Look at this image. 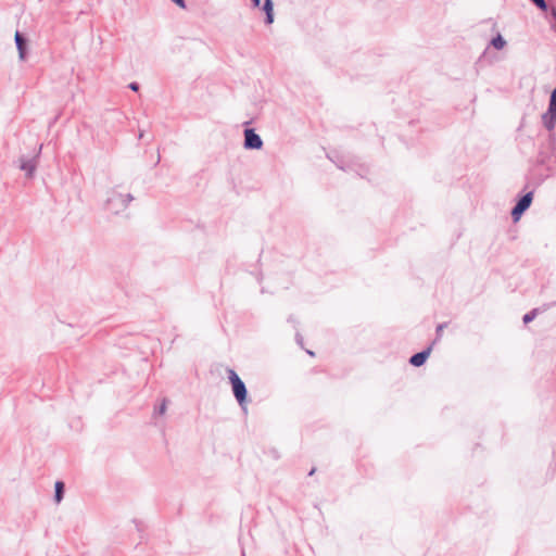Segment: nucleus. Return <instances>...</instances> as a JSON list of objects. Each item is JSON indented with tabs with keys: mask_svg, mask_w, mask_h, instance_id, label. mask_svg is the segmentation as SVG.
I'll return each instance as SVG.
<instances>
[{
	"mask_svg": "<svg viewBox=\"0 0 556 556\" xmlns=\"http://www.w3.org/2000/svg\"><path fill=\"white\" fill-rule=\"evenodd\" d=\"M132 200L131 193L123 194L116 190H111L105 201V208L114 214H118L126 210Z\"/></svg>",
	"mask_w": 556,
	"mask_h": 556,
	"instance_id": "f257e3e1",
	"label": "nucleus"
},
{
	"mask_svg": "<svg viewBox=\"0 0 556 556\" xmlns=\"http://www.w3.org/2000/svg\"><path fill=\"white\" fill-rule=\"evenodd\" d=\"M42 149V144L39 146L38 151L34 153V155H21L17 161H14V164L25 173V177L28 179L34 178L37 166L38 159Z\"/></svg>",
	"mask_w": 556,
	"mask_h": 556,
	"instance_id": "f03ea898",
	"label": "nucleus"
},
{
	"mask_svg": "<svg viewBox=\"0 0 556 556\" xmlns=\"http://www.w3.org/2000/svg\"><path fill=\"white\" fill-rule=\"evenodd\" d=\"M226 370L228 374V379L232 384L233 395L239 406L243 409V380L233 369L227 368Z\"/></svg>",
	"mask_w": 556,
	"mask_h": 556,
	"instance_id": "7ed1b4c3",
	"label": "nucleus"
},
{
	"mask_svg": "<svg viewBox=\"0 0 556 556\" xmlns=\"http://www.w3.org/2000/svg\"><path fill=\"white\" fill-rule=\"evenodd\" d=\"M542 121L547 130L554 129L556 124V90L551 93L548 110L542 115Z\"/></svg>",
	"mask_w": 556,
	"mask_h": 556,
	"instance_id": "20e7f679",
	"label": "nucleus"
},
{
	"mask_svg": "<svg viewBox=\"0 0 556 556\" xmlns=\"http://www.w3.org/2000/svg\"><path fill=\"white\" fill-rule=\"evenodd\" d=\"M533 200V192H528L525 195H522L514 208L511 210V217L514 222H517L520 219L521 215L530 207Z\"/></svg>",
	"mask_w": 556,
	"mask_h": 556,
	"instance_id": "39448f33",
	"label": "nucleus"
},
{
	"mask_svg": "<svg viewBox=\"0 0 556 556\" xmlns=\"http://www.w3.org/2000/svg\"><path fill=\"white\" fill-rule=\"evenodd\" d=\"M14 40L21 61H25L28 55V38L20 30L15 31Z\"/></svg>",
	"mask_w": 556,
	"mask_h": 556,
	"instance_id": "423d86ee",
	"label": "nucleus"
},
{
	"mask_svg": "<svg viewBox=\"0 0 556 556\" xmlns=\"http://www.w3.org/2000/svg\"><path fill=\"white\" fill-rule=\"evenodd\" d=\"M263 147L262 138L253 128H245V149L260 150Z\"/></svg>",
	"mask_w": 556,
	"mask_h": 556,
	"instance_id": "0eeeda50",
	"label": "nucleus"
},
{
	"mask_svg": "<svg viewBox=\"0 0 556 556\" xmlns=\"http://www.w3.org/2000/svg\"><path fill=\"white\" fill-rule=\"evenodd\" d=\"M430 352H431V346H429L428 349H426L419 353L414 354L409 358V363L415 367H419V366L424 365L425 362L427 361V358L429 357Z\"/></svg>",
	"mask_w": 556,
	"mask_h": 556,
	"instance_id": "6e6552de",
	"label": "nucleus"
},
{
	"mask_svg": "<svg viewBox=\"0 0 556 556\" xmlns=\"http://www.w3.org/2000/svg\"><path fill=\"white\" fill-rule=\"evenodd\" d=\"M263 11L266 14V24H271L274 22V3L273 0H265L263 4Z\"/></svg>",
	"mask_w": 556,
	"mask_h": 556,
	"instance_id": "1a4fd4ad",
	"label": "nucleus"
},
{
	"mask_svg": "<svg viewBox=\"0 0 556 556\" xmlns=\"http://www.w3.org/2000/svg\"><path fill=\"white\" fill-rule=\"evenodd\" d=\"M65 493V483L63 481H56L54 484V502L56 504L61 503L64 498Z\"/></svg>",
	"mask_w": 556,
	"mask_h": 556,
	"instance_id": "9d476101",
	"label": "nucleus"
},
{
	"mask_svg": "<svg viewBox=\"0 0 556 556\" xmlns=\"http://www.w3.org/2000/svg\"><path fill=\"white\" fill-rule=\"evenodd\" d=\"M491 45L495 49L501 50V49H503L505 47L506 41H505V39L501 35H497L496 37H494L492 39Z\"/></svg>",
	"mask_w": 556,
	"mask_h": 556,
	"instance_id": "9b49d317",
	"label": "nucleus"
},
{
	"mask_svg": "<svg viewBox=\"0 0 556 556\" xmlns=\"http://www.w3.org/2000/svg\"><path fill=\"white\" fill-rule=\"evenodd\" d=\"M166 407H167V400L166 399H163L162 400V403L154 408V415H164L165 412H166Z\"/></svg>",
	"mask_w": 556,
	"mask_h": 556,
	"instance_id": "f8f14e48",
	"label": "nucleus"
},
{
	"mask_svg": "<svg viewBox=\"0 0 556 556\" xmlns=\"http://www.w3.org/2000/svg\"><path fill=\"white\" fill-rule=\"evenodd\" d=\"M536 312H538L536 309H532L531 312L527 313L522 318L523 323L528 324V323L532 321L536 316Z\"/></svg>",
	"mask_w": 556,
	"mask_h": 556,
	"instance_id": "ddd939ff",
	"label": "nucleus"
},
{
	"mask_svg": "<svg viewBox=\"0 0 556 556\" xmlns=\"http://www.w3.org/2000/svg\"><path fill=\"white\" fill-rule=\"evenodd\" d=\"M128 88L131 89L132 91H138L140 88V85L137 81H132L128 85Z\"/></svg>",
	"mask_w": 556,
	"mask_h": 556,
	"instance_id": "4468645a",
	"label": "nucleus"
},
{
	"mask_svg": "<svg viewBox=\"0 0 556 556\" xmlns=\"http://www.w3.org/2000/svg\"><path fill=\"white\" fill-rule=\"evenodd\" d=\"M446 324H440L437 327V337L440 338L442 334L443 329L445 328Z\"/></svg>",
	"mask_w": 556,
	"mask_h": 556,
	"instance_id": "2eb2a0df",
	"label": "nucleus"
},
{
	"mask_svg": "<svg viewBox=\"0 0 556 556\" xmlns=\"http://www.w3.org/2000/svg\"><path fill=\"white\" fill-rule=\"evenodd\" d=\"M296 342L302 345V342H303V338L301 337L300 333H296Z\"/></svg>",
	"mask_w": 556,
	"mask_h": 556,
	"instance_id": "dca6fc26",
	"label": "nucleus"
},
{
	"mask_svg": "<svg viewBox=\"0 0 556 556\" xmlns=\"http://www.w3.org/2000/svg\"><path fill=\"white\" fill-rule=\"evenodd\" d=\"M252 1V4L253 7L257 8L261 3V0H251Z\"/></svg>",
	"mask_w": 556,
	"mask_h": 556,
	"instance_id": "f3484780",
	"label": "nucleus"
},
{
	"mask_svg": "<svg viewBox=\"0 0 556 556\" xmlns=\"http://www.w3.org/2000/svg\"><path fill=\"white\" fill-rule=\"evenodd\" d=\"M306 352H307V354H309L312 356L314 355V353L312 351H309V350H307Z\"/></svg>",
	"mask_w": 556,
	"mask_h": 556,
	"instance_id": "a211bd4d",
	"label": "nucleus"
},
{
	"mask_svg": "<svg viewBox=\"0 0 556 556\" xmlns=\"http://www.w3.org/2000/svg\"><path fill=\"white\" fill-rule=\"evenodd\" d=\"M240 553H241V556H243V547H241Z\"/></svg>",
	"mask_w": 556,
	"mask_h": 556,
	"instance_id": "6ab92c4d",
	"label": "nucleus"
},
{
	"mask_svg": "<svg viewBox=\"0 0 556 556\" xmlns=\"http://www.w3.org/2000/svg\"><path fill=\"white\" fill-rule=\"evenodd\" d=\"M244 394H245V397H247L248 396V391L247 390L244 391Z\"/></svg>",
	"mask_w": 556,
	"mask_h": 556,
	"instance_id": "aec40b11",
	"label": "nucleus"
},
{
	"mask_svg": "<svg viewBox=\"0 0 556 556\" xmlns=\"http://www.w3.org/2000/svg\"><path fill=\"white\" fill-rule=\"evenodd\" d=\"M554 90H556V88Z\"/></svg>",
	"mask_w": 556,
	"mask_h": 556,
	"instance_id": "412c9836",
	"label": "nucleus"
}]
</instances>
